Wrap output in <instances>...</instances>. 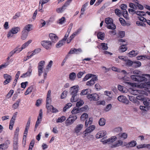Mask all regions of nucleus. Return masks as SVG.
<instances>
[{"mask_svg":"<svg viewBox=\"0 0 150 150\" xmlns=\"http://www.w3.org/2000/svg\"><path fill=\"white\" fill-rule=\"evenodd\" d=\"M133 74L134 75H131V78L135 81L141 82L150 80V74H142L141 71L137 70L134 71Z\"/></svg>","mask_w":150,"mask_h":150,"instance_id":"f257e3e1","label":"nucleus"},{"mask_svg":"<svg viewBox=\"0 0 150 150\" xmlns=\"http://www.w3.org/2000/svg\"><path fill=\"white\" fill-rule=\"evenodd\" d=\"M70 25L71 26V28H68L64 38L61 40L59 41V42H58L56 45V47L57 48H58L60 47L65 43V41L67 40V38L69 36L73 24L72 23H71L70 24Z\"/></svg>","mask_w":150,"mask_h":150,"instance_id":"f03ea898","label":"nucleus"},{"mask_svg":"<svg viewBox=\"0 0 150 150\" xmlns=\"http://www.w3.org/2000/svg\"><path fill=\"white\" fill-rule=\"evenodd\" d=\"M105 22L107 25V28H108L112 30H114L116 29L115 25L114 24L112 18L109 17L106 18L105 19Z\"/></svg>","mask_w":150,"mask_h":150,"instance_id":"7ed1b4c3","label":"nucleus"},{"mask_svg":"<svg viewBox=\"0 0 150 150\" xmlns=\"http://www.w3.org/2000/svg\"><path fill=\"white\" fill-rule=\"evenodd\" d=\"M40 43L41 45L47 50H50L52 46V43L50 41L42 40Z\"/></svg>","mask_w":150,"mask_h":150,"instance_id":"20e7f679","label":"nucleus"},{"mask_svg":"<svg viewBox=\"0 0 150 150\" xmlns=\"http://www.w3.org/2000/svg\"><path fill=\"white\" fill-rule=\"evenodd\" d=\"M77 119L76 115H71L68 119L66 120L65 124L67 126H69L72 124Z\"/></svg>","mask_w":150,"mask_h":150,"instance_id":"39448f33","label":"nucleus"},{"mask_svg":"<svg viewBox=\"0 0 150 150\" xmlns=\"http://www.w3.org/2000/svg\"><path fill=\"white\" fill-rule=\"evenodd\" d=\"M87 97L88 99L90 100L97 101L99 100V96L96 93L88 94Z\"/></svg>","mask_w":150,"mask_h":150,"instance_id":"423d86ee","label":"nucleus"},{"mask_svg":"<svg viewBox=\"0 0 150 150\" xmlns=\"http://www.w3.org/2000/svg\"><path fill=\"white\" fill-rule=\"evenodd\" d=\"M117 139V137H112L107 139L104 140V138L101 139V142L103 144L109 143L110 142H112L115 141Z\"/></svg>","mask_w":150,"mask_h":150,"instance_id":"0eeeda50","label":"nucleus"},{"mask_svg":"<svg viewBox=\"0 0 150 150\" xmlns=\"http://www.w3.org/2000/svg\"><path fill=\"white\" fill-rule=\"evenodd\" d=\"M129 92L131 94L134 95H138L139 94L144 93V91L141 89L137 90L134 89H130Z\"/></svg>","mask_w":150,"mask_h":150,"instance_id":"6e6552de","label":"nucleus"},{"mask_svg":"<svg viewBox=\"0 0 150 150\" xmlns=\"http://www.w3.org/2000/svg\"><path fill=\"white\" fill-rule=\"evenodd\" d=\"M117 100L120 102L124 103L126 104H128L129 103V100L127 99L126 97L124 96H120L118 97Z\"/></svg>","mask_w":150,"mask_h":150,"instance_id":"1a4fd4ad","label":"nucleus"},{"mask_svg":"<svg viewBox=\"0 0 150 150\" xmlns=\"http://www.w3.org/2000/svg\"><path fill=\"white\" fill-rule=\"evenodd\" d=\"M82 51L80 48L76 49L75 48H72L70 50L69 52V54H78L81 52Z\"/></svg>","mask_w":150,"mask_h":150,"instance_id":"9d476101","label":"nucleus"},{"mask_svg":"<svg viewBox=\"0 0 150 150\" xmlns=\"http://www.w3.org/2000/svg\"><path fill=\"white\" fill-rule=\"evenodd\" d=\"M98 80L97 76L96 75H93V77L89 81H87L86 85L88 86H91L93 85L95 83V81Z\"/></svg>","mask_w":150,"mask_h":150,"instance_id":"9b49d317","label":"nucleus"},{"mask_svg":"<svg viewBox=\"0 0 150 150\" xmlns=\"http://www.w3.org/2000/svg\"><path fill=\"white\" fill-rule=\"evenodd\" d=\"M78 86H74L71 87L70 88L71 94L72 96L77 95V93L78 92Z\"/></svg>","mask_w":150,"mask_h":150,"instance_id":"f8f14e48","label":"nucleus"},{"mask_svg":"<svg viewBox=\"0 0 150 150\" xmlns=\"http://www.w3.org/2000/svg\"><path fill=\"white\" fill-rule=\"evenodd\" d=\"M10 144V141L8 140H6L4 143L0 144V149L2 150H6Z\"/></svg>","mask_w":150,"mask_h":150,"instance_id":"ddd939ff","label":"nucleus"},{"mask_svg":"<svg viewBox=\"0 0 150 150\" xmlns=\"http://www.w3.org/2000/svg\"><path fill=\"white\" fill-rule=\"evenodd\" d=\"M4 78L6 79L4 81V85H6L9 83L12 80V77L11 76L6 74L4 75Z\"/></svg>","mask_w":150,"mask_h":150,"instance_id":"4468645a","label":"nucleus"},{"mask_svg":"<svg viewBox=\"0 0 150 150\" xmlns=\"http://www.w3.org/2000/svg\"><path fill=\"white\" fill-rule=\"evenodd\" d=\"M83 125L82 124L77 125L74 129L75 132L77 135H79L81 134L80 131H81L83 127Z\"/></svg>","mask_w":150,"mask_h":150,"instance_id":"2eb2a0df","label":"nucleus"},{"mask_svg":"<svg viewBox=\"0 0 150 150\" xmlns=\"http://www.w3.org/2000/svg\"><path fill=\"white\" fill-rule=\"evenodd\" d=\"M49 37L52 42L55 43L58 40V37L54 34L50 33L49 35Z\"/></svg>","mask_w":150,"mask_h":150,"instance_id":"dca6fc26","label":"nucleus"},{"mask_svg":"<svg viewBox=\"0 0 150 150\" xmlns=\"http://www.w3.org/2000/svg\"><path fill=\"white\" fill-rule=\"evenodd\" d=\"M148 86H150V82H145L142 83L139 85V87L141 89L145 88V90L148 89L147 88Z\"/></svg>","mask_w":150,"mask_h":150,"instance_id":"f3484780","label":"nucleus"},{"mask_svg":"<svg viewBox=\"0 0 150 150\" xmlns=\"http://www.w3.org/2000/svg\"><path fill=\"white\" fill-rule=\"evenodd\" d=\"M32 25L31 24H28L26 25L23 29V30L28 33L32 30Z\"/></svg>","mask_w":150,"mask_h":150,"instance_id":"a211bd4d","label":"nucleus"},{"mask_svg":"<svg viewBox=\"0 0 150 150\" xmlns=\"http://www.w3.org/2000/svg\"><path fill=\"white\" fill-rule=\"evenodd\" d=\"M67 6L64 4L62 7L57 8L56 12L58 13H61L63 12L66 8Z\"/></svg>","mask_w":150,"mask_h":150,"instance_id":"6ab92c4d","label":"nucleus"},{"mask_svg":"<svg viewBox=\"0 0 150 150\" xmlns=\"http://www.w3.org/2000/svg\"><path fill=\"white\" fill-rule=\"evenodd\" d=\"M137 59L138 60H141L142 59L144 60L145 59H150V56L146 55L139 56L136 57Z\"/></svg>","mask_w":150,"mask_h":150,"instance_id":"aec40b11","label":"nucleus"},{"mask_svg":"<svg viewBox=\"0 0 150 150\" xmlns=\"http://www.w3.org/2000/svg\"><path fill=\"white\" fill-rule=\"evenodd\" d=\"M138 51H137L132 50L128 53V56L132 57L136 56L138 54Z\"/></svg>","mask_w":150,"mask_h":150,"instance_id":"412c9836","label":"nucleus"},{"mask_svg":"<svg viewBox=\"0 0 150 150\" xmlns=\"http://www.w3.org/2000/svg\"><path fill=\"white\" fill-rule=\"evenodd\" d=\"M76 74L74 72L70 73L69 75V79L72 81H74L76 77Z\"/></svg>","mask_w":150,"mask_h":150,"instance_id":"4be33fe9","label":"nucleus"},{"mask_svg":"<svg viewBox=\"0 0 150 150\" xmlns=\"http://www.w3.org/2000/svg\"><path fill=\"white\" fill-rule=\"evenodd\" d=\"M11 31L14 34H16L20 30V28L18 27L13 28L11 30Z\"/></svg>","mask_w":150,"mask_h":150,"instance_id":"5701e85b","label":"nucleus"},{"mask_svg":"<svg viewBox=\"0 0 150 150\" xmlns=\"http://www.w3.org/2000/svg\"><path fill=\"white\" fill-rule=\"evenodd\" d=\"M19 131V128L18 127H17L16 129V130L14 133V136L13 140H16H16H18V136Z\"/></svg>","mask_w":150,"mask_h":150,"instance_id":"b1692460","label":"nucleus"},{"mask_svg":"<svg viewBox=\"0 0 150 150\" xmlns=\"http://www.w3.org/2000/svg\"><path fill=\"white\" fill-rule=\"evenodd\" d=\"M118 89L122 92L124 93L126 92L127 90L126 88L120 85H118Z\"/></svg>","mask_w":150,"mask_h":150,"instance_id":"393cba45","label":"nucleus"},{"mask_svg":"<svg viewBox=\"0 0 150 150\" xmlns=\"http://www.w3.org/2000/svg\"><path fill=\"white\" fill-rule=\"evenodd\" d=\"M28 33L23 30L22 32L21 39L22 40H25L28 36Z\"/></svg>","mask_w":150,"mask_h":150,"instance_id":"a878e982","label":"nucleus"},{"mask_svg":"<svg viewBox=\"0 0 150 150\" xmlns=\"http://www.w3.org/2000/svg\"><path fill=\"white\" fill-rule=\"evenodd\" d=\"M32 42V40H28V41L25 43L23 44L21 47V49H23L25 48L26 47H28L29 45Z\"/></svg>","mask_w":150,"mask_h":150,"instance_id":"bb28decb","label":"nucleus"},{"mask_svg":"<svg viewBox=\"0 0 150 150\" xmlns=\"http://www.w3.org/2000/svg\"><path fill=\"white\" fill-rule=\"evenodd\" d=\"M143 103L144 105L148 106L150 104V99L147 98H144V100Z\"/></svg>","mask_w":150,"mask_h":150,"instance_id":"cd10ccee","label":"nucleus"},{"mask_svg":"<svg viewBox=\"0 0 150 150\" xmlns=\"http://www.w3.org/2000/svg\"><path fill=\"white\" fill-rule=\"evenodd\" d=\"M104 33L101 32H99L98 33L97 36L98 39L103 40L104 39Z\"/></svg>","mask_w":150,"mask_h":150,"instance_id":"c85d7f7f","label":"nucleus"},{"mask_svg":"<svg viewBox=\"0 0 150 150\" xmlns=\"http://www.w3.org/2000/svg\"><path fill=\"white\" fill-rule=\"evenodd\" d=\"M137 144V142L135 141H132L128 143L127 148L132 147L135 146Z\"/></svg>","mask_w":150,"mask_h":150,"instance_id":"c756f323","label":"nucleus"},{"mask_svg":"<svg viewBox=\"0 0 150 150\" xmlns=\"http://www.w3.org/2000/svg\"><path fill=\"white\" fill-rule=\"evenodd\" d=\"M20 101L21 100L20 99L17 100L16 102L13 104L12 108L14 109H17L18 107Z\"/></svg>","mask_w":150,"mask_h":150,"instance_id":"7c9ffc66","label":"nucleus"},{"mask_svg":"<svg viewBox=\"0 0 150 150\" xmlns=\"http://www.w3.org/2000/svg\"><path fill=\"white\" fill-rule=\"evenodd\" d=\"M80 110H79V108L78 107H74L71 111V113L73 114H77L80 112Z\"/></svg>","mask_w":150,"mask_h":150,"instance_id":"2f4dec72","label":"nucleus"},{"mask_svg":"<svg viewBox=\"0 0 150 150\" xmlns=\"http://www.w3.org/2000/svg\"><path fill=\"white\" fill-rule=\"evenodd\" d=\"M98 123L100 126H104L105 123V120L104 118H101L99 120Z\"/></svg>","mask_w":150,"mask_h":150,"instance_id":"473e14b6","label":"nucleus"},{"mask_svg":"<svg viewBox=\"0 0 150 150\" xmlns=\"http://www.w3.org/2000/svg\"><path fill=\"white\" fill-rule=\"evenodd\" d=\"M78 99V96L77 95L72 96L71 98L70 101L71 102H76Z\"/></svg>","mask_w":150,"mask_h":150,"instance_id":"72a5a7b5","label":"nucleus"},{"mask_svg":"<svg viewBox=\"0 0 150 150\" xmlns=\"http://www.w3.org/2000/svg\"><path fill=\"white\" fill-rule=\"evenodd\" d=\"M128 96L129 97V100L130 101L134 103H136L138 102L137 100L134 96H129V95H128Z\"/></svg>","mask_w":150,"mask_h":150,"instance_id":"f704fd0d","label":"nucleus"},{"mask_svg":"<svg viewBox=\"0 0 150 150\" xmlns=\"http://www.w3.org/2000/svg\"><path fill=\"white\" fill-rule=\"evenodd\" d=\"M126 45H122L120 47L119 49L121 52H125L127 50V47L126 46Z\"/></svg>","mask_w":150,"mask_h":150,"instance_id":"c9c22d12","label":"nucleus"},{"mask_svg":"<svg viewBox=\"0 0 150 150\" xmlns=\"http://www.w3.org/2000/svg\"><path fill=\"white\" fill-rule=\"evenodd\" d=\"M18 140H13V150H18Z\"/></svg>","mask_w":150,"mask_h":150,"instance_id":"e433bc0d","label":"nucleus"},{"mask_svg":"<svg viewBox=\"0 0 150 150\" xmlns=\"http://www.w3.org/2000/svg\"><path fill=\"white\" fill-rule=\"evenodd\" d=\"M101 49L103 50H106L108 48V47L107 46V44L104 43H101Z\"/></svg>","mask_w":150,"mask_h":150,"instance_id":"4c0bfd02","label":"nucleus"},{"mask_svg":"<svg viewBox=\"0 0 150 150\" xmlns=\"http://www.w3.org/2000/svg\"><path fill=\"white\" fill-rule=\"evenodd\" d=\"M88 117V115L86 113H83L81 117V119L82 121H84Z\"/></svg>","mask_w":150,"mask_h":150,"instance_id":"58836bf2","label":"nucleus"},{"mask_svg":"<svg viewBox=\"0 0 150 150\" xmlns=\"http://www.w3.org/2000/svg\"><path fill=\"white\" fill-rule=\"evenodd\" d=\"M90 91V89H86L83 90L82 91L80 95H86Z\"/></svg>","mask_w":150,"mask_h":150,"instance_id":"ea45409f","label":"nucleus"},{"mask_svg":"<svg viewBox=\"0 0 150 150\" xmlns=\"http://www.w3.org/2000/svg\"><path fill=\"white\" fill-rule=\"evenodd\" d=\"M38 75L39 76H40L42 72L43 67L38 65Z\"/></svg>","mask_w":150,"mask_h":150,"instance_id":"a19ab883","label":"nucleus"},{"mask_svg":"<svg viewBox=\"0 0 150 150\" xmlns=\"http://www.w3.org/2000/svg\"><path fill=\"white\" fill-rule=\"evenodd\" d=\"M66 120L65 116H62L60 117H59L57 120V122H62Z\"/></svg>","mask_w":150,"mask_h":150,"instance_id":"79ce46f5","label":"nucleus"},{"mask_svg":"<svg viewBox=\"0 0 150 150\" xmlns=\"http://www.w3.org/2000/svg\"><path fill=\"white\" fill-rule=\"evenodd\" d=\"M94 75H93L91 74H87L83 79V81H86L89 79L90 78L93 77V76Z\"/></svg>","mask_w":150,"mask_h":150,"instance_id":"37998d69","label":"nucleus"},{"mask_svg":"<svg viewBox=\"0 0 150 150\" xmlns=\"http://www.w3.org/2000/svg\"><path fill=\"white\" fill-rule=\"evenodd\" d=\"M92 118H89V119L86 120L85 122V125L86 127H87L88 124L91 125L92 122Z\"/></svg>","mask_w":150,"mask_h":150,"instance_id":"c03bdc74","label":"nucleus"},{"mask_svg":"<svg viewBox=\"0 0 150 150\" xmlns=\"http://www.w3.org/2000/svg\"><path fill=\"white\" fill-rule=\"evenodd\" d=\"M122 15H123V17L127 20L129 19V17L128 16L127 11H124L122 12Z\"/></svg>","mask_w":150,"mask_h":150,"instance_id":"a18cd8bd","label":"nucleus"},{"mask_svg":"<svg viewBox=\"0 0 150 150\" xmlns=\"http://www.w3.org/2000/svg\"><path fill=\"white\" fill-rule=\"evenodd\" d=\"M115 11L116 14L119 17L121 16L122 13L121 11L118 8H116L115 10Z\"/></svg>","mask_w":150,"mask_h":150,"instance_id":"49530a36","label":"nucleus"},{"mask_svg":"<svg viewBox=\"0 0 150 150\" xmlns=\"http://www.w3.org/2000/svg\"><path fill=\"white\" fill-rule=\"evenodd\" d=\"M76 35L75 34L73 33L68 38L67 40V43L68 44L72 40V39L75 37Z\"/></svg>","mask_w":150,"mask_h":150,"instance_id":"de8ad7c7","label":"nucleus"},{"mask_svg":"<svg viewBox=\"0 0 150 150\" xmlns=\"http://www.w3.org/2000/svg\"><path fill=\"white\" fill-rule=\"evenodd\" d=\"M65 22V18L64 17H63L60 19H59L58 21V23L62 25Z\"/></svg>","mask_w":150,"mask_h":150,"instance_id":"09e8293b","label":"nucleus"},{"mask_svg":"<svg viewBox=\"0 0 150 150\" xmlns=\"http://www.w3.org/2000/svg\"><path fill=\"white\" fill-rule=\"evenodd\" d=\"M72 105V104L71 103H69L66 105L63 108V111H66L67 109L69 108Z\"/></svg>","mask_w":150,"mask_h":150,"instance_id":"8fccbe9b","label":"nucleus"},{"mask_svg":"<svg viewBox=\"0 0 150 150\" xmlns=\"http://www.w3.org/2000/svg\"><path fill=\"white\" fill-rule=\"evenodd\" d=\"M141 65V63L140 62L136 61L133 62V66H135L136 67H138Z\"/></svg>","mask_w":150,"mask_h":150,"instance_id":"3c124183","label":"nucleus"},{"mask_svg":"<svg viewBox=\"0 0 150 150\" xmlns=\"http://www.w3.org/2000/svg\"><path fill=\"white\" fill-rule=\"evenodd\" d=\"M42 109H40V110L39 112V115L38 116L37 120H40L42 121Z\"/></svg>","mask_w":150,"mask_h":150,"instance_id":"603ef678","label":"nucleus"},{"mask_svg":"<svg viewBox=\"0 0 150 150\" xmlns=\"http://www.w3.org/2000/svg\"><path fill=\"white\" fill-rule=\"evenodd\" d=\"M68 92L67 91H64L61 94V99H64L65 98Z\"/></svg>","mask_w":150,"mask_h":150,"instance_id":"864d4df0","label":"nucleus"},{"mask_svg":"<svg viewBox=\"0 0 150 150\" xmlns=\"http://www.w3.org/2000/svg\"><path fill=\"white\" fill-rule=\"evenodd\" d=\"M41 49L40 48L36 49L32 51V54H34V55L40 52L41 51Z\"/></svg>","mask_w":150,"mask_h":150,"instance_id":"5fc2aeb1","label":"nucleus"},{"mask_svg":"<svg viewBox=\"0 0 150 150\" xmlns=\"http://www.w3.org/2000/svg\"><path fill=\"white\" fill-rule=\"evenodd\" d=\"M13 90H11L6 96L7 98H9L11 96L13 93Z\"/></svg>","mask_w":150,"mask_h":150,"instance_id":"6e6d98bb","label":"nucleus"},{"mask_svg":"<svg viewBox=\"0 0 150 150\" xmlns=\"http://www.w3.org/2000/svg\"><path fill=\"white\" fill-rule=\"evenodd\" d=\"M104 93L106 95L109 97V98H110V99H112V96L111 95V92L105 91H104Z\"/></svg>","mask_w":150,"mask_h":150,"instance_id":"4d7b16f0","label":"nucleus"},{"mask_svg":"<svg viewBox=\"0 0 150 150\" xmlns=\"http://www.w3.org/2000/svg\"><path fill=\"white\" fill-rule=\"evenodd\" d=\"M126 64L127 65L129 66H131L132 65H133V62L129 60H128L126 61Z\"/></svg>","mask_w":150,"mask_h":150,"instance_id":"13d9d810","label":"nucleus"},{"mask_svg":"<svg viewBox=\"0 0 150 150\" xmlns=\"http://www.w3.org/2000/svg\"><path fill=\"white\" fill-rule=\"evenodd\" d=\"M10 64V62L9 61H7L6 62L4 63L1 65L0 66L2 69L3 68L6 67Z\"/></svg>","mask_w":150,"mask_h":150,"instance_id":"bf43d9fd","label":"nucleus"},{"mask_svg":"<svg viewBox=\"0 0 150 150\" xmlns=\"http://www.w3.org/2000/svg\"><path fill=\"white\" fill-rule=\"evenodd\" d=\"M84 104V102L83 100H81L77 102L76 104V107H79L82 106Z\"/></svg>","mask_w":150,"mask_h":150,"instance_id":"052dcab7","label":"nucleus"},{"mask_svg":"<svg viewBox=\"0 0 150 150\" xmlns=\"http://www.w3.org/2000/svg\"><path fill=\"white\" fill-rule=\"evenodd\" d=\"M14 49L16 53H18L20 52L23 50V49H21V47L20 48L18 46L16 47Z\"/></svg>","mask_w":150,"mask_h":150,"instance_id":"680f3d73","label":"nucleus"},{"mask_svg":"<svg viewBox=\"0 0 150 150\" xmlns=\"http://www.w3.org/2000/svg\"><path fill=\"white\" fill-rule=\"evenodd\" d=\"M33 90V88L32 87H29L27 90L25 92V95H27L29 93H30Z\"/></svg>","mask_w":150,"mask_h":150,"instance_id":"e2e57ef3","label":"nucleus"},{"mask_svg":"<svg viewBox=\"0 0 150 150\" xmlns=\"http://www.w3.org/2000/svg\"><path fill=\"white\" fill-rule=\"evenodd\" d=\"M53 63V62L52 60H50L47 66V67L46 68V69L48 70H49V69L51 67Z\"/></svg>","mask_w":150,"mask_h":150,"instance_id":"0e129e2a","label":"nucleus"},{"mask_svg":"<svg viewBox=\"0 0 150 150\" xmlns=\"http://www.w3.org/2000/svg\"><path fill=\"white\" fill-rule=\"evenodd\" d=\"M112 107V105L110 104L108 105L105 109V110L106 112H108L110 110Z\"/></svg>","mask_w":150,"mask_h":150,"instance_id":"69168bd1","label":"nucleus"},{"mask_svg":"<svg viewBox=\"0 0 150 150\" xmlns=\"http://www.w3.org/2000/svg\"><path fill=\"white\" fill-rule=\"evenodd\" d=\"M120 8L122 10L124 11H126L127 8L126 4H122L120 5Z\"/></svg>","mask_w":150,"mask_h":150,"instance_id":"338daca9","label":"nucleus"},{"mask_svg":"<svg viewBox=\"0 0 150 150\" xmlns=\"http://www.w3.org/2000/svg\"><path fill=\"white\" fill-rule=\"evenodd\" d=\"M125 35V32L124 31H120L119 33V36L120 38H123Z\"/></svg>","mask_w":150,"mask_h":150,"instance_id":"774afa93","label":"nucleus"}]
</instances>
